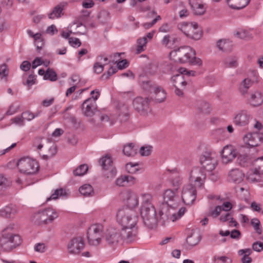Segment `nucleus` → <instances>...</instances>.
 Listing matches in <instances>:
<instances>
[{"instance_id": "11", "label": "nucleus", "mask_w": 263, "mask_h": 263, "mask_svg": "<svg viewBox=\"0 0 263 263\" xmlns=\"http://www.w3.org/2000/svg\"><path fill=\"white\" fill-rule=\"evenodd\" d=\"M163 200L165 204H163L162 209L167 208L168 210L172 209L174 211L179 205L180 201L179 197L177 190L173 191L171 189L166 190L163 193Z\"/></svg>"}, {"instance_id": "21", "label": "nucleus", "mask_w": 263, "mask_h": 263, "mask_svg": "<svg viewBox=\"0 0 263 263\" xmlns=\"http://www.w3.org/2000/svg\"><path fill=\"white\" fill-rule=\"evenodd\" d=\"M250 116L247 110H240L234 115L233 123L238 126H246L249 123Z\"/></svg>"}, {"instance_id": "30", "label": "nucleus", "mask_w": 263, "mask_h": 263, "mask_svg": "<svg viewBox=\"0 0 263 263\" xmlns=\"http://www.w3.org/2000/svg\"><path fill=\"white\" fill-rule=\"evenodd\" d=\"M195 107L199 112L203 114H209L211 110L210 104L202 100L196 101Z\"/></svg>"}, {"instance_id": "13", "label": "nucleus", "mask_w": 263, "mask_h": 263, "mask_svg": "<svg viewBox=\"0 0 263 263\" xmlns=\"http://www.w3.org/2000/svg\"><path fill=\"white\" fill-rule=\"evenodd\" d=\"M133 106L140 115L146 116L151 111L149 100L148 98L137 97L133 101Z\"/></svg>"}, {"instance_id": "29", "label": "nucleus", "mask_w": 263, "mask_h": 263, "mask_svg": "<svg viewBox=\"0 0 263 263\" xmlns=\"http://www.w3.org/2000/svg\"><path fill=\"white\" fill-rule=\"evenodd\" d=\"M252 84L253 82L250 79H243L238 86V91L240 93L242 96L246 95Z\"/></svg>"}, {"instance_id": "64", "label": "nucleus", "mask_w": 263, "mask_h": 263, "mask_svg": "<svg viewBox=\"0 0 263 263\" xmlns=\"http://www.w3.org/2000/svg\"><path fill=\"white\" fill-rule=\"evenodd\" d=\"M31 67V64L27 61H23L20 66V68L24 71H27L30 69Z\"/></svg>"}, {"instance_id": "39", "label": "nucleus", "mask_w": 263, "mask_h": 263, "mask_svg": "<svg viewBox=\"0 0 263 263\" xmlns=\"http://www.w3.org/2000/svg\"><path fill=\"white\" fill-rule=\"evenodd\" d=\"M170 180L172 184L174 187H178L181 183V179L179 176L178 173L175 170L172 171Z\"/></svg>"}, {"instance_id": "35", "label": "nucleus", "mask_w": 263, "mask_h": 263, "mask_svg": "<svg viewBox=\"0 0 263 263\" xmlns=\"http://www.w3.org/2000/svg\"><path fill=\"white\" fill-rule=\"evenodd\" d=\"M206 178L203 177H189V183L195 188L202 187L204 186Z\"/></svg>"}, {"instance_id": "14", "label": "nucleus", "mask_w": 263, "mask_h": 263, "mask_svg": "<svg viewBox=\"0 0 263 263\" xmlns=\"http://www.w3.org/2000/svg\"><path fill=\"white\" fill-rule=\"evenodd\" d=\"M175 209L173 211L172 209L168 210L167 208H164L159 212L160 220H162L164 224L166 221H174L180 218L184 214L185 209L181 208L177 213L175 212Z\"/></svg>"}, {"instance_id": "1", "label": "nucleus", "mask_w": 263, "mask_h": 263, "mask_svg": "<svg viewBox=\"0 0 263 263\" xmlns=\"http://www.w3.org/2000/svg\"><path fill=\"white\" fill-rule=\"evenodd\" d=\"M138 220V214L134 209L123 207L117 212V220L122 227V235L128 240H134L136 238Z\"/></svg>"}, {"instance_id": "59", "label": "nucleus", "mask_w": 263, "mask_h": 263, "mask_svg": "<svg viewBox=\"0 0 263 263\" xmlns=\"http://www.w3.org/2000/svg\"><path fill=\"white\" fill-rule=\"evenodd\" d=\"M35 76L30 74L28 76L27 81L26 82H23V84L25 85H27L29 87H30L35 83Z\"/></svg>"}, {"instance_id": "9", "label": "nucleus", "mask_w": 263, "mask_h": 263, "mask_svg": "<svg viewBox=\"0 0 263 263\" xmlns=\"http://www.w3.org/2000/svg\"><path fill=\"white\" fill-rule=\"evenodd\" d=\"M140 214L145 226L153 228L157 223L156 210L153 204H148V206L141 208Z\"/></svg>"}, {"instance_id": "5", "label": "nucleus", "mask_w": 263, "mask_h": 263, "mask_svg": "<svg viewBox=\"0 0 263 263\" xmlns=\"http://www.w3.org/2000/svg\"><path fill=\"white\" fill-rule=\"evenodd\" d=\"M58 215L56 211L52 208H48L36 213L32 221L36 224H47L51 222Z\"/></svg>"}, {"instance_id": "62", "label": "nucleus", "mask_w": 263, "mask_h": 263, "mask_svg": "<svg viewBox=\"0 0 263 263\" xmlns=\"http://www.w3.org/2000/svg\"><path fill=\"white\" fill-rule=\"evenodd\" d=\"M46 32L47 33L49 34L50 35H54L58 33V30L55 25H51V26L48 27L46 30Z\"/></svg>"}, {"instance_id": "23", "label": "nucleus", "mask_w": 263, "mask_h": 263, "mask_svg": "<svg viewBox=\"0 0 263 263\" xmlns=\"http://www.w3.org/2000/svg\"><path fill=\"white\" fill-rule=\"evenodd\" d=\"M99 163L104 170L109 171L111 177H114L116 175V170L112 167V160L110 156L106 155L102 157L100 159Z\"/></svg>"}, {"instance_id": "63", "label": "nucleus", "mask_w": 263, "mask_h": 263, "mask_svg": "<svg viewBox=\"0 0 263 263\" xmlns=\"http://www.w3.org/2000/svg\"><path fill=\"white\" fill-rule=\"evenodd\" d=\"M116 183L117 185L120 186H125L126 184L125 176H121L118 178L116 180Z\"/></svg>"}, {"instance_id": "60", "label": "nucleus", "mask_w": 263, "mask_h": 263, "mask_svg": "<svg viewBox=\"0 0 263 263\" xmlns=\"http://www.w3.org/2000/svg\"><path fill=\"white\" fill-rule=\"evenodd\" d=\"M69 43L73 47H79L81 45L80 40L78 38L70 37Z\"/></svg>"}, {"instance_id": "33", "label": "nucleus", "mask_w": 263, "mask_h": 263, "mask_svg": "<svg viewBox=\"0 0 263 263\" xmlns=\"http://www.w3.org/2000/svg\"><path fill=\"white\" fill-rule=\"evenodd\" d=\"M216 46L219 50L226 52L231 50L232 45L228 40L220 39L217 41Z\"/></svg>"}, {"instance_id": "38", "label": "nucleus", "mask_w": 263, "mask_h": 263, "mask_svg": "<svg viewBox=\"0 0 263 263\" xmlns=\"http://www.w3.org/2000/svg\"><path fill=\"white\" fill-rule=\"evenodd\" d=\"M63 10V6L62 5H58L55 6L52 11L48 14V17L50 19H55L61 17L62 12Z\"/></svg>"}, {"instance_id": "15", "label": "nucleus", "mask_w": 263, "mask_h": 263, "mask_svg": "<svg viewBox=\"0 0 263 263\" xmlns=\"http://www.w3.org/2000/svg\"><path fill=\"white\" fill-rule=\"evenodd\" d=\"M120 239H123L128 242L133 240H128L122 235V230L119 231L118 230L110 228L107 230L105 234V240L109 245H115L118 243Z\"/></svg>"}, {"instance_id": "57", "label": "nucleus", "mask_w": 263, "mask_h": 263, "mask_svg": "<svg viewBox=\"0 0 263 263\" xmlns=\"http://www.w3.org/2000/svg\"><path fill=\"white\" fill-rule=\"evenodd\" d=\"M9 28V27L7 21L3 19H0V33L7 31Z\"/></svg>"}, {"instance_id": "54", "label": "nucleus", "mask_w": 263, "mask_h": 263, "mask_svg": "<svg viewBox=\"0 0 263 263\" xmlns=\"http://www.w3.org/2000/svg\"><path fill=\"white\" fill-rule=\"evenodd\" d=\"M138 165V164L137 163L134 164H133L131 162L128 163L126 165V170L129 173H134L138 171V168H136V166H137Z\"/></svg>"}, {"instance_id": "40", "label": "nucleus", "mask_w": 263, "mask_h": 263, "mask_svg": "<svg viewBox=\"0 0 263 263\" xmlns=\"http://www.w3.org/2000/svg\"><path fill=\"white\" fill-rule=\"evenodd\" d=\"M147 43L146 37H142L138 39L137 41L136 52L140 53L143 51L145 49Z\"/></svg>"}, {"instance_id": "28", "label": "nucleus", "mask_w": 263, "mask_h": 263, "mask_svg": "<svg viewBox=\"0 0 263 263\" xmlns=\"http://www.w3.org/2000/svg\"><path fill=\"white\" fill-rule=\"evenodd\" d=\"M251 105L257 106L260 105L263 103V97L262 93L259 91H255L251 95L249 99Z\"/></svg>"}, {"instance_id": "31", "label": "nucleus", "mask_w": 263, "mask_h": 263, "mask_svg": "<svg viewBox=\"0 0 263 263\" xmlns=\"http://www.w3.org/2000/svg\"><path fill=\"white\" fill-rule=\"evenodd\" d=\"M172 79L175 88H185V86L187 85L186 82L184 80L183 74L181 73L174 76Z\"/></svg>"}, {"instance_id": "10", "label": "nucleus", "mask_w": 263, "mask_h": 263, "mask_svg": "<svg viewBox=\"0 0 263 263\" xmlns=\"http://www.w3.org/2000/svg\"><path fill=\"white\" fill-rule=\"evenodd\" d=\"M103 226L101 224L91 225L87 230V239L89 245L97 246L100 244L103 236Z\"/></svg>"}, {"instance_id": "52", "label": "nucleus", "mask_w": 263, "mask_h": 263, "mask_svg": "<svg viewBox=\"0 0 263 263\" xmlns=\"http://www.w3.org/2000/svg\"><path fill=\"white\" fill-rule=\"evenodd\" d=\"M117 108L120 112V115L126 116L128 114V106L124 103H119L117 106Z\"/></svg>"}, {"instance_id": "50", "label": "nucleus", "mask_w": 263, "mask_h": 263, "mask_svg": "<svg viewBox=\"0 0 263 263\" xmlns=\"http://www.w3.org/2000/svg\"><path fill=\"white\" fill-rule=\"evenodd\" d=\"M40 114V112L39 111L37 113H36L35 115L33 114V113H31L29 111H25L22 114V118L24 119V120H27V121H30L32 119H34L35 117H37Z\"/></svg>"}, {"instance_id": "3", "label": "nucleus", "mask_w": 263, "mask_h": 263, "mask_svg": "<svg viewBox=\"0 0 263 263\" xmlns=\"http://www.w3.org/2000/svg\"><path fill=\"white\" fill-rule=\"evenodd\" d=\"M13 225L6 227L2 232L1 246L6 251L9 252L19 246L22 243L21 237L12 233Z\"/></svg>"}, {"instance_id": "34", "label": "nucleus", "mask_w": 263, "mask_h": 263, "mask_svg": "<svg viewBox=\"0 0 263 263\" xmlns=\"http://www.w3.org/2000/svg\"><path fill=\"white\" fill-rule=\"evenodd\" d=\"M79 192L84 196L90 197L94 195V191L92 186L89 184H85L79 188Z\"/></svg>"}, {"instance_id": "7", "label": "nucleus", "mask_w": 263, "mask_h": 263, "mask_svg": "<svg viewBox=\"0 0 263 263\" xmlns=\"http://www.w3.org/2000/svg\"><path fill=\"white\" fill-rule=\"evenodd\" d=\"M17 166L20 172L27 174H34L39 170L37 161L28 157L21 158L17 162Z\"/></svg>"}, {"instance_id": "44", "label": "nucleus", "mask_w": 263, "mask_h": 263, "mask_svg": "<svg viewBox=\"0 0 263 263\" xmlns=\"http://www.w3.org/2000/svg\"><path fill=\"white\" fill-rule=\"evenodd\" d=\"M142 205L141 208L143 206H148V204H152L151 203L152 197L151 194L148 193H143L141 194Z\"/></svg>"}, {"instance_id": "61", "label": "nucleus", "mask_w": 263, "mask_h": 263, "mask_svg": "<svg viewBox=\"0 0 263 263\" xmlns=\"http://www.w3.org/2000/svg\"><path fill=\"white\" fill-rule=\"evenodd\" d=\"M252 248L256 252H260L263 250V243L256 241L253 243Z\"/></svg>"}, {"instance_id": "27", "label": "nucleus", "mask_w": 263, "mask_h": 263, "mask_svg": "<svg viewBox=\"0 0 263 263\" xmlns=\"http://www.w3.org/2000/svg\"><path fill=\"white\" fill-rule=\"evenodd\" d=\"M250 0H226L227 4L232 9H241L246 7Z\"/></svg>"}, {"instance_id": "48", "label": "nucleus", "mask_w": 263, "mask_h": 263, "mask_svg": "<svg viewBox=\"0 0 263 263\" xmlns=\"http://www.w3.org/2000/svg\"><path fill=\"white\" fill-rule=\"evenodd\" d=\"M254 165L256 166L255 170H256L258 173L261 174H263V157L256 159L255 161Z\"/></svg>"}, {"instance_id": "12", "label": "nucleus", "mask_w": 263, "mask_h": 263, "mask_svg": "<svg viewBox=\"0 0 263 263\" xmlns=\"http://www.w3.org/2000/svg\"><path fill=\"white\" fill-rule=\"evenodd\" d=\"M200 162L204 169L207 171H212L218 164L217 156L214 153L205 152L200 156Z\"/></svg>"}, {"instance_id": "51", "label": "nucleus", "mask_w": 263, "mask_h": 263, "mask_svg": "<svg viewBox=\"0 0 263 263\" xmlns=\"http://www.w3.org/2000/svg\"><path fill=\"white\" fill-rule=\"evenodd\" d=\"M222 211V206H216L214 210H211L208 213V216H211L213 218L217 217Z\"/></svg>"}, {"instance_id": "25", "label": "nucleus", "mask_w": 263, "mask_h": 263, "mask_svg": "<svg viewBox=\"0 0 263 263\" xmlns=\"http://www.w3.org/2000/svg\"><path fill=\"white\" fill-rule=\"evenodd\" d=\"M17 212L16 205L10 204L0 209V216L4 218H11Z\"/></svg>"}, {"instance_id": "19", "label": "nucleus", "mask_w": 263, "mask_h": 263, "mask_svg": "<svg viewBox=\"0 0 263 263\" xmlns=\"http://www.w3.org/2000/svg\"><path fill=\"white\" fill-rule=\"evenodd\" d=\"M83 239L81 237L73 238L67 246L68 252L72 254H78L84 248Z\"/></svg>"}, {"instance_id": "4", "label": "nucleus", "mask_w": 263, "mask_h": 263, "mask_svg": "<svg viewBox=\"0 0 263 263\" xmlns=\"http://www.w3.org/2000/svg\"><path fill=\"white\" fill-rule=\"evenodd\" d=\"M33 146L38 151L42 148L47 149L45 153H43L42 158L44 159H48L53 157L57 153V147L51 141L45 138L37 137L33 142Z\"/></svg>"}, {"instance_id": "42", "label": "nucleus", "mask_w": 263, "mask_h": 263, "mask_svg": "<svg viewBox=\"0 0 263 263\" xmlns=\"http://www.w3.org/2000/svg\"><path fill=\"white\" fill-rule=\"evenodd\" d=\"M203 177L206 178V174L202 168L199 167H194L190 173L189 177Z\"/></svg>"}, {"instance_id": "53", "label": "nucleus", "mask_w": 263, "mask_h": 263, "mask_svg": "<svg viewBox=\"0 0 263 263\" xmlns=\"http://www.w3.org/2000/svg\"><path fill=\"white\" fill-rule=\"evenodd\" d=\"M10 185V182L4 176L0 175V191Z\"/></svg>"}, {"instance_id": "46", "label": "nucleus", "mask_w": 263, "mask_h": 263, "mask_svg": "<svg viewBox=\"0 0 263 263\" xmlns=\"http://www.w3.org/2000/svg\"><path fill=\"white\" fill-rule=\"evenodd\" d=\"M88 169V167L86 164H81L73 171V174L76 176H83L86 173Z\"/></svg>"}, {"instance_id": "20", "label": "nucleus", "mask_w": 263, "mask_h": 263, "mask_svg": "<svg viewBox=\"0 0 263 263\" xmlns=\"http://www.w3.org/2000/svg\"><path fill=\"white\" fill-rule=\"evenodd\" d=\"M262 139V135L258 133H248L243 137L245 143L250 147L258 146Z\"/></svg>"}, {"instance_id": "36", "label": "nucleus", "mask_w": 263, "mask_h": 263, "mask_svg": "<svg viewBox=\"0 0 263 263\" xmlns=\"http://www.w3.org/2000/svg\"><path fill=\"white\" fill-rule=\"evenodd\" d=\"M260 175L261 174L258 173L255 169L251 170L247 174V179L252 183L256 182L260 180Z\"/></svg>"}, {"instance_id": "45", "label": "nucleus", "mask_w": 263, "mask_h": 263, "mask_svg": "<svg viewBox=\"0 0 263 263\" xmlns=\"http://www.w3.org/2000/svg\"><path fill=\"white\" fill-rule=\"evenodd\" d=\"M224 62L227 67L230 68H235L238 65L237 58L236 57H229L226 59Z\"/></svg>"}, {"instance_id": "8", "label": "nucleus", "mask_w": 263, "mask_h": 263, "mask_svg": "<svg viewBox=\"0 0 263 263\" xmlns=\"http://www.w3.org/2000/svg\"><path fill=\"white\" fill-rule=\"evenodd\" d=\"M91 98H89L84 101L82 105V110L83 115L87 117L93 116L97 110L96 100L100 95L98 90H93L91 91Z\"/></svg>"}, {"instance_id": "24", "label": "nucleus", "mask_w": 263, "mask_h": 263, "mask_svg": "<svg viewBox=\"0 0 263 263\" xmlns=\"http://www.w3.org/2000/svg\"><path fill=\"white\" fill-rule=\"evenodd\" d=\"M245 174L237 168L231 170L228 174V180L230 182L239 183L243 180Z\"/></svg>"}, {"instance_id": "58", "label": "nucleus", "mask_w": 263, "mask_h": 263, "mask_svg": "<svg viewBox=\"0 0 263 263\" xmlns=\"http://www.w3.org/2000/svg\"><path fill=\"white\" fill-rule=\"evenodd\" d=\"M104 69L103 65L100 62H96L93 65L94 71L97 73H101Z\"/></svg>"}, {"instance_id": "47", "label": "nucleus", "mask_w": 263, "mask_h": 263, "mask_svg": "<svg viewBox=\"0 0 263 263\" xmlns=\"http://www.w3.org/2000/svg\"><path fill=\"white\" fill-rule=\"evenodd\" d=\"M44 79L55 81L57 79V75L55 72L51 69L48 68L44 75Z\"/></svg>"}, {"instance_id": "41", "label": "nucleus", "mask_w": 263, "mask_h": 263, "mask_svg": "<svg viewBox=\"0 0 263 263\" xmlns=\"http://www.w3.org/2000/svg\"><path fill=\"white\" fill-rule=\"evenodd\" d=\"M140 83L142 88L146 91H149L150 93L151 91H153L154 86L157 85V84H155L151 81L147 79L140 80Z\"/></svg>"}, {"instance_id": "55", "label": "nucleus", "mask_w": 263, "mask_h": 263, "mask_svg": "<svg viewBox=\"0 0 263 263\" xmlns=\"http://www.w3.org/2000/svg\"><path fill=\"white\" fill-rule=\"evenodd\" d=\"M140 153L142 156H148L152 151V147L151 146H142L140 148Z\"/></svg>"}, {"instance_id": "2", "label": "nucleus", "mask_w": 263, "mask_h": 263, "mask_svg": "<svg viewBox=\"0 0 263 263\" xmlns=\"http://www.w3.org/2000/svg\"><path fill=\"white\" fill-rule=\"evenodd\" d=\"M170 59L180 63H190L192 65L200 66L202 64L200 59L195 57V51L189 46L181 47L171 51Z\"/></svg>"}, {"instance_id": "6", "label": "nucleus", "mask_w": 263, "mask_h": 263, "mask_svg": "<svg viewBox=\"0 0 263 263\" xmlns=\"http://www.w3.org/2000/svg\"><path fill=\"white\" fill-rule=\"evenodd\" d=\"M177 27L186 36L192 39L198 40L202 36L201 30L196 23L182 22L179 23Z\"/></svg>"}, {"instance_id": "56", "label": "nucleus", "mask_w": 263, "mask_h": 263, "mask_svg": "<svg viewBox=\"0 0 263 263\" xmlns=\"http://www.w3.org/2000/svg\"><path fill=\"white\" fill-rule=\"evenodd\" d=\"M34 250L40 253H44L46 250V247L44 243H37L34 246Z\"/></svg>"}, {"instance_id": "16", "label": "nucleus", "mask_w": 263, "mask_h": 263, "mask_svg": "<svg viewBox=\"0 0 263 263\" xmlns=\"http://www.w3.org/2000/svg\"><path fill=\"white\" fill-rule=\"evenodd\" d=\"M181 197L185 204H192L196 198V189L192 184L184 185L182 189Z\"/></svg>"}, {"instance_id": "26", "label": "nucleus", "mask_w": 263, "mask_h": 263, "mask_svg": "<svg viewBox=\"0 0 263 263\" xmlns=\"http://www.w3.org/2000/svg\"><path fill=\"white\" fill-rule=\"evenodd\" d=\"M189 2L194 14L201 15L205 12L206 8L203 4L196 2L195 0H189Z\"/></svg>"}, {"instance_id": "18", "label": "nucleus", "mask_w": 263, "mask_h": 263, "mask_svg": "<svg viewBox=\"0 0 263 263\" xmlns=\"http://www.w3.org/2000/svg\"><path fill=\"white\" fill-rule=\"evenodd\" d=\"M237 152L232 145H227L223 147L221 151L222 161L223 163L227 164L236 158Z\"/></svg>"}, {"instance_id": "32", "label": "nucleus", "mask_w": 263, "mask_h": 263, "mask_svg": "<svg viewBox=\"0 0 263 263\" xmlns=\"http://www.w3.org/2000/svg\"><path fill=\"white\" fill-rule=\"evenodd\" d=\"M138 148L133 143H130L124 146L123 152L128 157H133L137 153Z\"/></svg>"}, {"instance_id": "43", "label": "nucleus", "mask_w": 263, "mask_h": 263, "mask_svg": "<svg viewBox=\"0 0 263 263\" xmlns=\"http://www.w3.org/2000/svg\"><path fill=\"white\" fill-rule=\"evenodd\" d=\"M67 196V193L65 190L63 189H57L55 190L54 192L51 194L49 198H47V201L51 199H57L59 197H66Z\"/></svg>"}, {"instance_id": "17", "label": "nucleus", "mask_w": 263, "mask_h": 263, "mask_svg": "<svg viewBox=\"0 0 263 263\" xmlns=\"http://www.w3.org/2000/svg\"><path fill=\"white\" fill-rule=\"evenodd\" d=\"M121 197L125 201L127 208L134 209L139 204L138 196L133 191H125L122 193Z\"/></svg>"}, {"instance_id": "37", "label": "nucleus", "mask_w": 263, "mask_h": 263, "mask_svg": "<svg viewBox=\"0 0 263 263\" xmlns=\"http://www.w3.org/2000/svg\"><path fill=\"white\" fill-rule=\"evenodd\" d=\"M201 237L198 233H193L186 238L187 243L191 246H195L200 240Z\"/></svg>"}, {"instance_id": "22", "label": "nucleus", "mask_w": 263, "mask_h": 263, "mask_svg": "<svg viewBox=\"0 0 263 263\" xmlns=\"http://www.w3.org/2000/svg\"><path fill=\"white\" fill-rule=\"evenodd\" d=\"M151 98L157 103L163 102L166 96V93L164 89L161 86L157 85L154 86L153 91L150 93Z\"/></svg>"}, {"instance_id": "49", "label": "nucleus", "mask_w": 263, "mask_h": 263, "mask_svg": "<svg viewBox=\"0 0 263 263\" xmlns=\"http://www.w3.org/2000/svg\"><path fill=\"white\" fill-rule=\"evenodd\" d=\"M251 225L254 227V229L256 232L258 234H260L262 233V229L260 228V222L258 219L253 218L251 221Z\"/></svg>"}]
</instances>
